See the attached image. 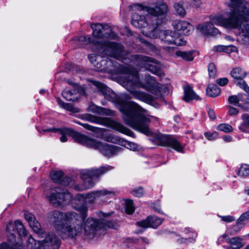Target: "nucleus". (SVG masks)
<instances>
[{
    "mask_svg": "<svg viewBox=\"0 0 249 249\" xmlns=\"http://www.w3.org/2000/svg\"><path fill=\"white\" fill-rule=\"evenodd\" d=\"M217 129L219 131H223L226 133L232 131L233 128L229 124H221L217 126Z\"/></svg>",
    "mask_w": 249,
    "mask_h": 249,
    "instance_id": "obj_39",
    "label": "nucleus"
},
{
    "mask_svg": "<svg viewBox=\"0 0 249 249\" xmlns=\"http://www.w3.org/2000/svg\"><path fill=\"white\" fill-rule=\"evenodd\" d=\"M79 196L84 199H89V203H93L98 198H112L115 196V193L113 191L103 189L92 191L86 194L79 195Z\"/></svg>",
    "mask_w": 249,
    "mask_h": 249,
    "instance_id": "obj_18",
    "label": "nucleus"
},
{
    "mask_svg": "<svg viewBox=\"0 0 249 249\" xmlns=\"http://www.w3.org/2000/svg\"><path fill=\"white\" fill-rule=\"evenodd\" d=\"M96 112L101 115H111L113 116L114 114V112L110 109L102 107H97Z\"/></svg>",
    "mask_w": 249,
    "mask_h": 249,
    "instance_id": "obj_38",
    "label": "nucleus"
},
{
    "mask_svg": "<svg viewBox=\"0 0 249 249\" xmlns=\"http://www.w3.org/2000/svg\"><path fill=\"white\" fill-rule=\"evenodd\" d=\"M140 40H141V42L145 44L147 46H149L150 48L152 49L153 47V45L151 43H150L148 41L145 40L144 39L141 38Z\"/></svg>",
    "mask_w": 249,
    "mask_h": 249,
    "instance_id": "obj_63",
    "label": "nucleus"
},
{
    "mask_svg": "<svg viewBox=\"0 0 249 249\" xmlns=\"http://www.w3.org/2000/svg\"><path fill=\"white\" fill-rule=\"evenodd\" d=\"M59 238L54 233L47 234L44 240L36 241L32 237L28 239V249H59L60 246Z\"/></svg>",
    "mask_w": 249,
    "mask_h": 249,
    "instance_id": "obj_7",
    "label": "nucleus"
},
{
    "mask_svg": "<svg viewBox=\"0 0 249 249\" xmlns=\"http://www.w3.org/2000/svg\"><path fill=\"white\" fill-rule=\"evenodd\" d=\"M176 33L170 30H162L159 32V37L162 41L172 44Z\"/></svg>",
    "mask_w": 249,
    "mask_h": 249,
    "instance_id": "obj_30",
    "label": "nucleus"
},
{
    "mask_svg": "<svg viewBox=\"0 0 249 249\" xmlns=\"http://www.w3.org/2000/svg\"><path fill=\"white\" fill-rule=\"evenodd\" d=\"M224 47L223 45L215 46L213 47V50L215 52H224Z\"/></svg>",
    "mask_w": 249,
    "mask_h": 249,
    "instance_id": "obj_62",
    "label": "nucleus"
},
{
    "mask_svg": "<svg viewBox=\"0 0 249 249\" xmlns=\"http://www.w3.org/2000/svg\"><path fill=\"white\" fill-rule=\"evenodd\" d=\"M228 83V79L226 77L219 78L216 80V83L221 86H224Z\"/></svg>",
    "mask_w": 249,
    "mask_h": 249,
    "instance_id": "obj_53",
    "label": "nucleus"
},
{
    "mask_svg": "<svg viewBox=\"0 0 249 249\" xmlns=\"http://www.w3.org/2000/svg\"><path fill=\"white\" fill-rule=\"evenodd\" d=\"M131 24L137 28H147L146 30H143L142 32L145 36H146L143 33V32H151L150 27L152 26V20H150L148 17L146 18V17L143 15H140L136 13L133 14L132 17Z\"/></svg>",
    "mask_w": 249,
    "mask_h": 249,
    "instance_id": "obj_17",
    "label": "nucleus"
},
{
    "mask_svg": "<svg viewBox=\"0 0 249 249\" xmlns=\"http://www.w3.org/2000/svg\"><path fill=\"white\" fill-rule=\"evenodd\" d=\"M85 146L99 150L105 156L111 157L122 151V148L118 146L103 143L97 140L88 137Z\"/></svg>",
    "mask_w": 249,
    "mask_h": 249,
    "instance_id": "obj_10",
    "label": "nucleus"
},
{
    "mask_svg": "<svg viewBox=\"0 0 249 249\" xmlns=\"http://www.w3.org/2000/svg\"><path fill=\"white\" fill-rule=\"evenodd\" d=\"M124 87L137 100L149 105H152L154 102V99L152 95L140 90H135V88H142L155 94L157 98L160 95V85L149 74L145 76V80L147 85L142 84L140 81L138 72L134 69L124 77Z\"/></svg>",
    "mask_w": 249,
    "mask_h": 249,
    "instance_id": "obj_4",
    "label": "nucleus"
},
{
    "mask_svg": "<svg viewBox=\"0 0 249 249\" xmlns=\"http://www.w3.org/2000/svg\"><path fill=\"white\" fill-rule=\"evenodd\" d=\"M240 221L241 220L244 222L246 220L249 219V210L243 213L240 216Z\"/></svg>",
    "mask_w": 249,
    "mask_h": 249,
    "instance_id": "obj_56",
    "label": "nucleus"
},
{
    "mask_svg": "<svg viewBox=\"0 0 249 249\" xmlns=\"http://www.w3.org/2000/svg\"><path fill=\"white\" fill-rule=\"evenodd\" d=\"M113 167L110 165L102 166L98 169L82 171L80 173L81 178L83 180L85 189L92 187L95 182L94 180L100 176L111 170Z\"/></svg>",
    "mask_w": 249,
    "mask_h": 249,
    "instance_id": "obj_12",
    "label": "nucleus"
},
{
    "mask_svg": "<svg viewBox=\"0 0 249 249\" xmlns=\"http://www.w3.org/2000/svg\"><path fill=\"white\" fill-rule=\"evenodd\" d=\"M228 238H229L228 237V235L226 234H223L222 235H221V236H220L218 240H217V243L218 245L222 243V242L224 240H225L226 241H227V239Z\"/></svg>",
    "mask_w": 249,
    "mask_h": 249,
    "instance_id": "obj_58",
    "label": "nucleus"
},
{
    "mask_svg": "<svg viewBox=\"0 0 249 249\" xmlns=\"http://www.w3.org/2000/svg\"><path fill=\"white\" fill-rule=\"evenodd\" d=\"M242 122L239 126V129L242 132H245L249 128V114L244 113L241 116Z\"/></svg>",
    "mask_w": 249,
    "mask_h": 249,
    "instance_id": "obj_32",
    "label": "nucleus"
},
{
    "mask_svg": "<svg viewBox=\"0 0 249 249\" xmlns=\"http://www.w3.org/2000/svg\"><path fill=\"white\" fill-rule=\"evenodd\" d=\"M244 222L241 220L240 221V218L237 220L236 224L232 227L230 230L229 233L230 235H233L239 231L244 226Z\"/></svg>",
    "mask_w": 249,
    "mask_h": 249,
    "instance_id": "obj_34",
    "label": "nucleus"
},
{
    "mask_svg": "<svg viewBox=\"0 0 249 249\" xmlns=\"http://www.w3.org/2000/svg\"><path fill=\"white\" fill-rule=\"evenodd\" d=\"M238 174L242 177L248 176L249 175V166L247 164L242 165L238 170Z\"/></svg>",
    "mask_w": 249,
    "mask_h": 249,
    "instance_id": "obj_36",
    "label": "nucleus"
},
{
    "mask_svg": "<svg viewBox=\"0 0 249 249\" xmlns=\"http://www.w3.org/2000/svg\"><path fill=\"white\" fill-rule=\"evenodd\" d=\"M77 123L83 126L84 128H86L87 129L91 130L92 131H96V129H97V127L90 125L88 124H84L79 122H77Z\"/></svg>",
    "mask_w": 249,
    "mask_h": 249,
    "instance_id": "obj_51",
    "label": "nucleus"
},
{
    "mask_svg": "<svg viewBox=\"0 0 249 249\" xmlns=\"http://www.w3.org/2000/svg\"><path fill=\"white\" fill-rule=\"evenodd\" d=\"M208 115H209V117L213 120L215 119L216 118L215 115V112L213 109H209Z\"/></svg>",
    "mask_w": 249,
    "mask_h": 249,
    "instance_id": "obj_61",
    "label": "nucleus"
},
{
    "mask_svg": "<svg viewBox=\"0 0 249 249\" xmlns=\"http://www.w3.org/2000/svg\"><path fill=\"white\" fill-rule=\"evenodd\" d=\"M206 93L210 97H215L220 94V89L215 84H209L206 89Z\"/></svg>",
    "mask_w": 249,
    "mask_h": 249,
    "instance_id": "obj_31",
    "label": "nucleus"
},
{
    "mask_svg": "<svg viewBox=\"0 0 249 249\" xmlns=\"http://www.w3.org/2000/svg\"><path fill=\"white\" fill-rule=\"evenodd\" d=\"M230 12L224 15L213 18L210 22L198 24L197 29L204 35L215 36L220 34L219 30L213 25H221L229 28H239L242 39L246 44H249V7L243 6L237 1L230 4Z\"/></svg>",
    "mask_w": 249,
    "mask_h": 249,
    "instance_id": "obj_2",
    "label": "nucleus"
},
{
    "mask_svg": "<svg viewBox=\"0 0 249 249\" xmlns=\"http://www.w3.org/2000/svg\"><path fill=\"white\" fill-rule=\"evenodd\" d=\"M160 144L163 146L170 147L176 151L182 153L183 146L181 143L171 135H163L159 137Z\"/></svg>",
    "mask_w": 249,
    "mask_h": 249,
    "instance_id": "obj_19",
    "label": "nucleus"
},
{
    "mask_svg": "<svg viewBox=\"0 0 249 249\" xmlns=\"http://www.w3.org/2000/svg\"><path fill=\"white\" fill-rule=\"evenodd\" d=\"M228 102L231 104H232L235 106L238 107V105L241 104L239 103L238 96L237 95H231L228 98Z\"/></svg>",
    "mask_w": 249,
    "mask_h": 249,
    "instance_id": "obj_44",
    "label": "nucleus"
},
{
    "mask_svg": "<svg viewBox=\"0 0 249 249\" xmlns=\"http://www.w3.org/2000/svg\"><path fill=\"white\" fill-rule=\"evenodd\" d=\"M51 179L56 183L66 185L70 181V178L68 177L63 178V173L61 171H53L50 175Z\"/></svg>",
    "mask_w": 249,
    "mask_h": 249,
    "instance_id": "obj_27",
    "label": "nucleus"
},
{
    "mask_svg": "<svg viewBox=\"0 0 249 249\" xmlns=\"http://www.w3.org/2000/svg\"><path fill=\"white\" fill-rule=\"evenodd\" d=\"M184 232L186 235L185 238L178 239V241L180 243H192L195 241L196 238L197 236V233L191 230L190 228H185Z\"/></svg>",
    "mask_w": 249,
    "mask_h": 249,
    "instance_id": "obj_29",
    "label": "nucleus"
},
{
    "mask_svg": "<svg viewBox=\"0 0 249 249\" xmlns=\"http://www.w3.org/2000/svg\"><path fill=\"white\" fill-rule=\"evenodd\" d=\"M121 144L122 145L126 147L127 148L133 151H136L138 149V145L134 142L127 141H123Z\"/></svg>",
    "mask_w": 249,
    "mask_h": 249,
    "instance_id": "obj_40",
    "label": "nucleus"
},
{
    "mask_svg": "<svg viewBox=\"0 0 249 249\" xmlns=\"http://www.w3.org/2000/svg\"><path fill=\"white\" fill-rule=\"evenodd\" d=\"M237 48L233 45L224 46V52L230 53L231 52H236L237 51Z\"/></svg>",
    "mask_w": 249,
    "mask_h": 249,
    "instance_id": "obj_48",
    "label": "nucleus"
},
{
    "mask_svg": "<svg viewBox=\"0 0 249 249\" xmlns=\"http://www.w3.org/2000/svg\"><path fill=\"white\" fill-rule=\"evenodd\" d=\"M231 75L234 79V82L241 88L246 83L244 78L246 76V72L242 68L237 67L233 69L231 71Z\"/></svg>",
    "mask_w": 249,
    "mask_h": 249,
    "instance_id": "obj_23",
    "label": "nucleus"
},
{
    "mask_svg": "<svg viewBox=\"0 0 249 249\" xmlns=\"http://www.w3.org/2000/svg\"><path fill=\"white\" fill-rule=\"evenodd\" d=\"M161 48L169 55H171L174 54V47L169 46H162Z\"/></svg>",
    "mask_w": 249,
    "mask_h": 249,
    "instance_id": "obj_52",
    "label": "nucleus"
},
{
    "mask_svg": "<svg viewBox=\"0 0 249 249\" xmlns=\"http://www.w3.org/2000/svg\"><path fill=\"white\" fill-rule=\"evenodd\" d=\"M205 136L210 141H213L215 140L218 136L217 133L216 132H214L213 133L210 132H205L204 133Z\"/></svg>",
    "mask_w": 249,
    "mask_h": 249,
    "instance_id": "obj_47",
    "label": "nucleus"
},
{
    "mask_svg": "<svg viewBox=\"0 0 249 249\" xmlns=\"http://www.w3.org/2000/svg\"><path fill=\"white\" fill-rule=\"evenodd\" d=\"M106 226L110 228L115 229L116 227V224L113 221H108L106 223Z\"/></svg>",
    "mask_w": 249,
    "mask_h": 249,
    "instance_id": "obj_60",
    "label": "nucleus"
},
{
    "mask_svg": "<svg viewBox=\"0 0 249 249\" xmlns=\"http://www.w3.org/2000/svg\"><path fill=\"white\" fill-rule=\"evenodd\" d=\"M227 243L229 246L226 247V249H240L245 245L244 239L239 236L228 238Z\"/></svg>",
    "mask_w": 249,
    "mask_h": 249,
    "instance_id": "obj_26",
    "label": "nucleus"
},
{
    "mask_svg": "<svg viewBox=\"0 0 249 249\" xmlns=\"http://www.w3.org/2000/svg\"><path fill=\"white\" fill-rule=\"evenodd\" d=\"M221 217L222 221L227 222H231L235 220L234 217L231 215L223 216Z\"/></svg>",
    "mask_w": 249,
    "mask_h": 249,
    "instance_id": "obj_55",
    "label": "nucleus"
},
{
    "mask_svg": "<svg viewBox=\"0 0 249 249\" xmlns=\"http://www.w3.org/2000/svg\"><path fill=\"white\" fill-rule=\"evenodd\" d=\"M184 96L182 99L186 102L189 103L193 100H200L201 98L197 95L193 89V87L186 84L183 87Z\"/></svg>",
    "mask_w": 249,
    "mask_h": 249,
    "instance_id": "obj_24",
    "label": "nucleus"
},
{
    "mask_svg": "<svg viewBox=\"0 0 249 249\" xmlns=\"http://www.w3.org/2000/svg\"><path fill=\"white\" fill-rule=\"evenodd\" d=\"M163 220L156 216H149L146 219L137 222V225L142 228H157L161 224Z\"/></svg>",
    "mask_w": 249,
    "mask_h": 249,
    "instance_id": "obj_22",
    "label": "nucleus"
},
{
    "mask_svg": "<svg viewBox=\"0 0 249 249\" xmlns=\"http://www.w3.org/2000/svg\"><path fill=\"white\" fill-rule=\"evenodd\" d=\"M152 208L159 213H161L160 210V205L159 203H154L152 205Z\"/></svg>",
    "mask_w": 249,
    "mask_h": 249,
    "instance_id": "obj_59",
    "label": "nucleus"
},
{
    "mask_svg": "<svg viewBox=\"0 0 249 249\" xmlns=\"http://www.w3.org/2000/svg\"><path fill=\"white\" fill-rule=\"evenodd\" d=\"M129 54V57H127L128 60L134 61L136 64L141 67H144L146 70L150 71L151 72L157 74H161V71L159 66L155 65V64H159V61L155 59L149 57L148 56L140 55V54Z\"/></svg>",
    "mask_w": 249,
    "mask_h": 249,
    "instance_id": "obj_9",
    "label": "nucleus"
},
{
    "mask_svg": "<svg viewBox=\"0 0 249 249\" xmlns=\"http://www.w3.org/2000/svg\"><path fill=\"white\" fill-rule=\"evenodd\" d=\"M97 49L101 55V59L98 60L94 65L97 71H105V65L103 63L104 58L102 57L104 55L112 57L124 63L129 62L127 60L129 54L126 53L124 46L120 43L108 41L101 42L98 44Z\"/></svg>",
    "mask_w": 249,
    "mask_h": 249,
    "instance_id": "obj_6",
    "label": "nucleus"
},
{
    "mask_svg": "<svg viewBox=\"0 0 249 249\" xmlns=\"http://www.w3.org/2000/svg\"><path fill=\"white\" fill-rule=\"evenodd\" d=\"M88 58L93 66L98 60L101 59V56L97 55L95 54H89L88 55Z\"/></svg>",
    "mask_w": 249,
    "mask_h": 249,
    "instance_id": "obj_46",
    "label": "nucleus"
},
{
    "mask_svg": "<svg viewBox=\"0 0 249 249\" xmlns=\"http://www.w3.org/2000/svg\"><path fill=\"white\" fill-rule=\"evenodd\" d=\"M113 102L122 113V117L126 124L146 135L151 133L149 125L150 119L143 113L145 110L132 101H128L132 96L127 93L119 95L113 94Z\"/></svg>",
    "mask_w": 249,
    "mask_h": 249,
    "instance_id": "obj_3",
    "label": "nucleus"
},
{
    "mask_svg": "<svg viewBox=\"0 0 249 249\" xmlns=\"http://www.w3.org/2000/svg\"><path fill=\"white\" fill-rule=\"evenodd\" d=\"M238 107H240L244 111H249V102L247 101L243 104L238 105Z\"/></svg>",
    "mask_w": 249,
    "mask_h": 249,
    "instance_id": "obj_54",
    "label": "nucleus"
},
{
    "mask_svg": "<svg viewBox=\"0 0 249 249\" xmlns=\"http://www.w3.org/2000/svg\"><path fill=\"white\" fill-rule=\"evenodd\" d=\"M227 107L229 109L228 114L230 116H233L237 115L238 113V110L231 106H227Z\"/></svg>",
    "mask_w": 249,
    "mask_h": 249,
    "instance_id": "obj_50",
    "label": "nucleus"
},
{
    "mask_svg": "<svg viewBox=\"0 0 249 249\" xmlns=\"http://www.w3.org/2000/svg\"><path fill=\"white\" fill-rule=\"evenodd\" d=\"M134 211L133 202L131 200H127L125 201V212L127 213L130 214Z\"/></svg>",
    "mask_w": 249,
    "mask_h": 249,
    "instance_id": "obj_41",
    "label": "nucleus"
},
{
    "mask_svg": "<svg viewBox=\"0 0 249 249\" xmlns=\"http://www.w3.org/2000/svg\"><path fill=\"white\" fill-rule=\"evenodd\" d=\"M239 101L245 103L249 100V95L245 93H240L237 94Z\"/></svg>",
    "mask_w": 249,
    "mask_h": 249,
    "instance_id": "obj_49",
    "label": "nucleus"
},
{
    "mask_svg": "<svg viewBox=\"0 0 249 249\" xmlns=\"http://www.w3.org/2000/svg\"><path fill=\"white\" fill-rule=\"evenodd\" d=\"M90 27L93 30V36L96 38L115 39L117 37V34L112 32L107 25L104 26L100 23H92Z\"/></svg>",
    "mask_w": 249,
    "mask_h": 249,
    "instance_id": "obj_15",
    "label": "nucleus"
},
{
    "mask_svg": "<svg viewBox=\"0 0 249 249\" xmlns=\"http://www.w3.org/2000/svg\"><path fill=\"white\" fill-rule=\"evenodd\" d=\"M172 44L177 46H183L186 44V41L184 40L183 38L180 37H176L175 36Z\"/></svg>",
    "mask_w": 249,
    "mask_h": 249,
    "instance_id": "obj_45",
    "label": "nucleus"
},
{
    "mask_svg": "<svg viewBox=\"0 0 249 249\" xmlns=\"http://www.w3.org/2000/svg\"><path fill=\"white\" fill-rule=\"evenodd\" d=\"M135 10L145 11L148 14V18L152 20L151 32H143V33L149 38H155L158 37L159 31L157 27L166 20V16L169 11L167 4L160 0L155 2L153 6H148L142 4L134 3L131 6Z\"/></svg>",
    "mask_w": 249,
    "mask_h": 249,
    "instance_id": "obj_5",
    "label": "nucleus"
},
{
    "mask_svg": "<svg viewBox=\"0 0 249 249\" xmlns=\"http://www.w3.org/2000/svg\"><path fill=\"white\" fill-rule=\"evenodd\" d=\"M79 89L76 87L70 90H65L62 94L64 98L69 101H76L79 97Z\"/></svg>",
    "mask_w": 249,
    "mask_h": 249,
    "instance_id": "obj_28",
    "label": "nucleus"
},
{
    "mask_svg": "<svg viewBox=\"0 0 249 249\" xmlns=\"http://www.w3.org/2000/svg\"><path fill=\"white\" fill-rule=\"evenodd\" d=\"M80 215L74 212L64 213L58 211L51 212L48 214L49 221L62 236L74 238L82 231L81 224L84 222L83 237L84 240L93 239L98 232L104 227L105 224L99 219L89 217L88 208L85 205L75 207Z\"/></svg>",
    "mask_w": 249,
    "mask_h": 249,
    "instance_id": "obj_1",
    "label": "nucleus"
},
{
    "mask_svg": "<svg viewBox=\"0 0 249 249\" xmlns=\"http://www.w3.org/2000/svg\"><path fill=\"white\" fill-rule=\"evenodd\" d=\"M6 231L8 232V239L10 244H7L9 245L11 249H18L19 246H22L25 249H26L24 246L20 243H16V233L19 236H25L27 234V231L25 230L22 223L20 220H16L14 224L10 222L6 226Z\"/></svg>",
    "mask_w": 249,
    "mask_h": 249,
    "instance_id": "obj_8",
    "label": "nucleus"
},
{
    "mask_svg": "<svg viewBox=\"0 0 249 249\" xmlns=\"http://www.w3.org/2000/svg\"><path fill=\"white\" fill-rule=\"evenodd\" d=\"M91 82L92 84L97 88L98 90L103 94L107 93L108 89L105 84L97 81H92Z\"/></svg>",
    "mask_w": 249,
    "mask_h": 249,
    "instance_id": "obj_35",
    "label": "nucleus"
},
{
    "mask_svg": "<svg viewBox=\"0 0 249 249\" xmlns=\"http://www.w3.org/2000/svg\"><path fill=\"white\" fill-rule=\"evenodd\" d=\"M51 203L56 206L69 203L71 200L72 196L67 190H61L55 188L52 190L50 196H48Z\"/></svg>",
    "mask_w": 249,
    "mask_h": 249,
    "instance_id": "obj_13",
    "label": "nucleus"
},
{
    "mask_svg": "<svg viewBox=\"0 0 249 249\" xmlns=\"http://www.w3.org/2000/svg\"><path fill=\"white\" fill-rule=\"evenodd\" d=\"M174 8L176 13L181 16L183 17L186 15V11L183 5L180 3H175Z\"/></svg>",
    "mask_w": 249,
    "mask_h": 249,
    "instance_id": "obj_37",
    "label": "nucleus"
},
{
    "mask_svg": "<svg viewBox=\"0 0 249 249\" xmlns=\"http://www.w3.org/2000/svg\"><path fill=\"white\" fill-rule=\"evenodd\" d=\"M103 63L105 65V72H112L118 71L125 74L123 77V83L124 77L131 72L132 69L128 66L120 65L116 61L107 57L104 58Z\"/></svg>",
    "mask_w": 249,
    "mask_h": 249,
    "instance_id": "obj_14",
    "label": "nucleus"
},
{
    "mask_svg": "<svg viewBox=\"0 0 249 249\" xmlns=\"http://www.w3.org/2000/svg\"><path fill=\"white\" fill-rule=\"evenodd\" d=\"M131 193L135 196L141 197L143 195L144 190L142 187H140L134 189L131 191Z\"/></svg>",
    "mask_w": 249,
    "mask_h": 249,
    "instance_id": "obj_43",
    "label": "nucleus"
},
{
    "mask_svg": "<svg viewBox=\"0 0 249 249\" xmlns=\"http://www.w3.org/2000/svg\"><path fill=\"white\" fill-rule=\"evenodd\" d=\"M194 51H190L187 52H183L181 51H176L175 53L177 56L181 57L184 60L186 61H192L194 59L193 53Z\"/></svg>",
    "mask_w": 249,
    "mask_h": 249,
    "instance_id": "obj_33",
    "label": "nucleus"
},
{
    "mask_svg": "<svg viewBox=\"0 0 249 249\" xmlns=\"http://www.w3.org/2000/svg\"><path fill=\"white\" fill-rule=\"evenodd\" d=\"M91 43H93V39L89 36H75L71 41V44L73 48L83 47Z\"/></svg>",
    "mask_w": 249,
    "mask_h": 249,
    "instance_id": "obj_25",
    "label": "nucleus"
},
{
    "mask_svg": "<svg viewBox=\"0 0 249 249\" xmlns=\"http://www.w3.org/2000/svg\"><path fill=\"white\" fill-rule=\"evenodd\" d=\"M209 75L210 77L214 78L216 75V69L215 65L213 63H211L208 67Z\"/></svg>",
    "mask_w": 249,
    "mask_h": 249,
    "instance_id": "obj_42",
    "label": "nucleus"
},
{
    "mask_svg": "<svg viewBox=\"0 0 249 249\" xmlns=\"http://www.w3.org/2000/svg\"><path fill=\"white\" fill-rule=\"evenodd\" d=\"M36 128L37 130V131L40 133H42L46 132L59 133L60 134H61V137H60V141L62 142H66L68 141V139L66 136V135H68L71 136L73 139L74 140V141H76V142L82 145H85L88 138V137L86 136V135L81 134L78 132L72 130V129H69L67 128L61 129L52 127L48 129H43L42 130L39 129L37 126H36Z\"/></svg>",
    "mask_w": 249,
    "mask_h": 249,
    "instance_id": "obj_11",
    "label": "nucleus"
},
{
    "mask_svg": "<svg viewBox=\"0 0 249 249\" xmlns=\"http://www.w3.org/2000/svg\"><path fill=\"white\" fill-rule=\"evenodd\" d=\"M96 122L101 124L108 126L114 130L119 131L122 133L132 136L133 134L132 131L126 128L121 123L116 122L109 118H98Z\"/></svg>",
    "mask_w": 249,
    "mask_h": 249,
    "instance_id": "obj_16",
    "label": "nucleus"
},
{
    "mask_svg": "<svg viewBox=\"0 0 249 249\" xmlns=\"http://www.w3.org/2000/svg\"><path fill=\"white\" fill-rule=\"evenodd\" d=\"M172 25L178 34L184 36L191 34L194 30L193 25L186 21L176 20L173 21Z\"/></svg>",
    "mask_w": 249,
    "mask_h": 249,
    "instance_id": "obj_20",
    "label": "nucleus"
},
{
    "mask_svg": "<svg viewBox=\"0 0 249 249\" xmlns=\"http://www.w3.org/2000/svg\"><path fill=\"white\" fill-rule=\"evenodd\" d=\"M63 108L72 112H76L75 109L73 107V106L71 104L69 103H66Z\"/></svg>",
    "mask_w": 249,
    "mask_h": 249,
    "instance_id": "obj_57",
    "label": "nucleus"
},
{
    "mask_svg": "<svg viewBox=\"0 0 249 249\" xmlns=\"http://www.w3.org/2000/svg\"><path fill=\"white\" fill-rule=\"evenodd\" d=\"M24 217L33 231L37 234L39 236L43 237L45 234L44 231L41 228L40 224L36 220L35 216L31 213L25 211L24 212Z\"/></svg>",
    "mask_w": 249,
    "mask_h": 249,
    "instance_id": "obj_21",
    "label": "nucleus"
},
{
    "mask_svg": "<svg viewBox=\"0 0 249 249\" xmlns=\"http://www.w3.org/2000/svg\"><path fill=\"white\" fill-rule=\"evenodd\" d=\"M246 92L249 94V87L248 86L247 83L245 84V86L243 85L241 87Z\"/></svg>",
    "mask_w": 249,
    "mask_h": 249,
    "instance_id": "obj_64",
    "label": "nucleus"
}]
</instances>
